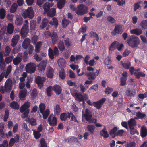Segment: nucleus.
Segmentation results:
<instances>
[{"label":"nucleus","mask_w":147,"mask_h":147,"mask_svg":"<svg viewBox=\"0 0 147 147\" xmlns=\"http://www.w3.org/2000/svg\"><path fill=\"white\" fill-rule=\"evenodd\" d=\"M19 36L18 35H16L13 36L11 40V45L13 47H15L18 41Z\"/></svg>","instance_id":"2eb2a0df"},{"label":"nucleus","mask_w":147,"mask_h":147,"mask_svg":"<svg viewBox=\"0 0 147 147\" xmlns=\"http://www.w3.org/2000/svg\"><path fill=\"white\" fill-rule=\"evenodd\" d=\"M30 107V104L28 102H26L22 105L20 109V111L21 113H23Z\"/></svg>","instance_id":"4be33fe9"},{"label":"nucleus","mask_w":147,"mask_h":147,"mask_svg":"<svg viewBox=\"0 0 147 147\" xmlns=\"http://www.w3.org/2000/svg\"><path fill=\"white\" fill-rule=\"evenodd\" d=\"M65 0H59L57 3V7L60 9H62L65 5Z\"/></svg>","instance_id":"473e14b6"},{"label":"nucleus","mask_w":147,"mask_h":147,"mask_svg":"<svg viewBox=\"0 0 147 147\" xmlns=\"http://www.w3.org/2000/svg\"><path fill=\"white\" fill-rule=\"evenodd\" d=\"M23 14L25 18L28 17L30 19L32 18L34 15V12L32 8L31 7L28 8L27 9L24 11Z\"/></svg>","instance_id":"20e7f679"},{"label":"nucleus","mask_w":147,"mask_h":147,"mask_svg":"<svg viewBox=\"0 0 147 147\" xmlns=\"http://www.w3.org/2000/svg\"><path fill=\"white\" fill-rule=\"evenodd\" d=\"M22 60V58L19 57H16L13 60V62L14 65H17L20 63Z\"/></svg>","instance_id":"79ce46f5"},{"label":"nucleus","mask_w":147,"mask_h":147,"mask_svg":"<svg viewBox=\"0 0 147 147\" xmlns=\"http://www.w3.org/2000/svg\"><path fill=\"white\" fill-rule=\"evenodd\" d=\"M42 45V43L41 41L37 42L36 45L35 51L36 53H38L40 50V48Z\"/></svg>","instance_id":"a19ab883"},{"label":"nucleus","mask_w":147,"mask_h":147,"mask_svg":"<svg viewBox=\"0 0 147 147\" xmlns=\"http://www.w3.org/2000/svg\"><path fill=\"white\" fill-rule=\"evenodd\" d=\"M127 42L129 46L132 48L136 47L140 43L139 38L136 36L130 38L128 40Z\"/></svg>","instance_id":"f257e3e1"},{"label":"nucleus","mask_w":147,"mask_h":147,"mask_svg":"<svg viewBox=\"0 0 147 147\" xmlns=\"http://www.w3.org/2000/svg\"><path fill=\"white\" fill-rule=\"evenodd\" d=\"M53 5V4L49 2H46L44 4L43 7L45 11L46 12H48L50 9V8L52 7Z\"/></svg>","instance_id":"393cba45"},{"label":"nucleus","mask_w":147,"mask_h":147,"mask_svg":"<svg viewBox=\"0 0 147 147\" xmlns=\"http://www.w3.org/2000/svg\"><path fill=\"white\" fill-rule=\"evenodd\" d=\"M72 94L76 100L79 102L83 100V95H82L80 93H79L77 90H74Z\"/></svg>","instance_id":"6e6552de"},{"label":"nucleus","mask_w":147,"mask_h":147,"mask_svg":"<svg viewBox=\"0 0 147 147\" xmlns=\"http://www.w3.org/2000/svg\"><path fill=\"white\" fill-rule=\"evenodd\" d=\"M116 49L119 51V42L117 41H114L109 47V51L114 50Z\"/></svg>","instance_id":"9d476101"},{"label":"nucleus","mask_w":147,"mask_h":147,"mask_svg":"<svg viewBox=\"0 0 147 147\" xmlns=\"http://www.w3.org/2000/svg\"><path fill=\"white\" fill-rule=\"evenodd\" d=\"M14 29V27L13 25L11 23L9 24L7 28V33L10 34H12L13 32Z\"/></svg>","instance_id":"f704fd0d"},{"label":"nucleus","mask_w":147,"mask_h":147,"mask_svg":"<svg viewBox=\"0 0 147 147\" xmlns=\"http://www.w3.org/2000/svg\"><path fill=\"white\" fill-rule=\"evenodd\" d=\"M59 75L62 79H64L65 78L66 76L65 71L63 69H62L59 71Z\"/></svg>","instance_id":"ea45409f"},{"label":"nucleus","mask_w":147,"mask_h":147,"mask_svg":"<svg viewBox=\"0 0 147 147\" xmlns=\"http://www.w3.org/2000/svg\"><path fill=\"white\" fill-rule=\"evenodd\" d=\"M65 35H63L62 36V37L63 39L65 45V46L67 47H70L71 45L72 42L70 39L67 37H65Z\"/></svg>","instance_id":"4468645a"},{"label":"nucleus","mask_w":147,"mask_h":147,"mask_svg":"<svg viewBox=\"0 0 147 147\" xmlns=\"http://www.w3.org/2000/svg\"><path fill=\"white\" fill-rule=\"evenodd\" d=\"M100 134L101 136L105 138H107L109 137V135L107 131L105 126L104 127L103 129L100 131Z\"/></svg>","instance_id":"c85d7f7f"},{"label":"nucleus","mask_w":147,"mask_h":147,"mask_svg":"<svg viewBox=\"0 0 147 147\" xmlns=\"http://www.w3.org/2000/svg\"><path fill=\"white\" fill-rule=\"evenodd\" d=\"M53 5V4L49 2H46L44 4L43 7L45 11L46 12H48L50 9V8L52 7Z\"/></svg>","instance_id":"b1692460"},{"label":"nucleus","mask_w":147,"mask_h":147,"mask_svg":"<svg viewBox=\"0 0 147 147\" xmlns=\"http://www.w3.org/2000/svg\"><path fill=\"white\" fill-rule=\"evenodd\" d=\"M129 126L130 128L133 127L136 124V122L135 119L133 118L131 119L128 122Z\"/></svg>","instance_id":"4c0bfd02"},{"label":"nucleus","mask_w":147,"mask_h":147,"mask_svg":"<svg viewBox=\"0 0 147 147\" xmlns=\"http://www.w3.org/2000/svg\"><path fill=\"white\" fill-rule=\"evenodd\" d=\"M49 24L51 25H54L55 27H57L58 25V20L55 17L52 18V21L49 22Z\"/></svg>","instance_id":"58836bf2"},{"label":"nucleus","mask_w":147,"mask_h":147,"mask_svg":"<svg viewBox=\"0 0 147 147\" xmlns=\"http://www.w3.org/2000/svg\"><path fill=\"white\" fill-rule=\"evenodd\" d=\"M70 21L65 18H64L62 20V25L63 27L65 28L69 24Z\"/></svg>","instance_id":"8fccbe9b"},{"label":"nucleus","mask_w":147,"mask_h":147,"mask_svg":"<svg viewBox=\"0 0 147 147\" xmlns=\"http://www.w3.org/2000/svg\"><path fill=\"white\" fill-rule=\"evenodd\" d=\"M48 55L49 57L51 59H54V56L55 55L54 52L51 48H49L48 49Z\"/></svg>","instance_id":"09e8293b"},{"label":"nucleus","mask_w":147,"mask_h":147,"mask_svg":"<svg viewBox=\"0 0 147 147\" xmlns=\"http://www.w3.org/2000/svg\"><path fill=\"white\" fill-rule=\"evenodd\" d=\"M15 142H16L15 139L13 138H11L9 142V147H11L14 144Z\"/></svg>","instance_id":"774afa93"},{"label":"nucleus","mask_w":147,"mask_h":147,"mask_svg":"<svg viewBox=\"0 0 147 147\" xmlns=\"http://www.w3.org/2000/svg\"><path fill=\"white\" fill-rule=\"evenodd\" d=\"M52 89L53 90V87L51 86H49L46 88L45 93L48 96L50 97L52 95Z\"/></svg>","instance_id":"2f4dec72"},{"label":"nucleus","mask_w":147,"mask_h":147,"mask_svg":"<svg viewBox=\"0 0 147 147\" xmlns=\"http://www.w3.org/2000/svg\"><path fill=\"white\" fill-rule=\"evenodd\" d=\"M85 75L89 80L91 81L94 80L96 77V74L93 72L85 73Z\"/></svg>","instance_id":"9b49d317"},{"label":"nucleus","mask_w":147,"mask_h":147,"mask_svg":"<svg viewBox=\"0 0 147 147\" xmlns=\"http://www.w3.org/2000/svg\"><path fill=\"white\" fill-rule=\"evenodd\" d=\"M50 111L49 109H46L45 111H43L42 113L43 118L44 119H46L49 114Z\"/></svg>","instance_id":"49530a36"},{"label":"nucleus","mask_w":147,"mask_h":147,"mask_svg":"<svg viewBox=\"0 0 147 147\" xmlns=\"http://www.w3.org/2000/svg\"><path fill=\"white\" fill-rule=\"evenodd\" d=\"M67 115L66 113H61L60 115V119L61 121H65L67 120Z\"/></svg>","instance_id":"5fc2aeb1"},{"label":"nucleus","mask_w":147,"mask_h":147,"mask_svg":"<svg viewBox=\"0 0 147 147\" xmlns=\"http://www.w3.org/2000/svg\"><path fill=\"white\" fill-rule=\"evenodd\" d=\"M141 27L144 29H146L147 28V20L142 21L140 23Z\"/></svg>","instance_id":"0e129e2a"},{"label":"nucleus","mask_w":147,"mask_h":147,"mask_svg":"<svg viewBox=\"0 0 147 147\" xmlns=\"http://www.w3.org/2000/svg\"><path fill=\"white\" fill-rule=\"evenodd\" d=\"M47 32L49 36L51 38L52 43L53 44H56L58 40V36L57 33L56 32H54L50 33V32Z\"/></svg>","instance_id":"0eeeda50"},{"label":"nucleus","mask_w":147,"mask_h":147,"mask_svg":"<svg viewBox=\"0 0 147 147\" xmlns=\"http://www.w3.org/2000/svg\"><path fill=\"white\" fill-rule=\"evenodd\" d=\"M13 59V56L11 55L10 56L6 57L5 59V61L7 64H9L11 62Z\"/></svg>","instance_id":"680f3d73"},{"label":"nucleus","mask_w":147,"mask_h":147,"mask_svg":"<svg viewBox=\"0 0 147 147\" xmlns=\"http://www.w3.org/2000/svg\"><path fill=\"white\" fill-rule=\"evenodd\" d=\"M59 49L61 51H63L65 49V46L63 42L61 40H59L57 44Z\"/></svg>","instance_id":"e433bc0d"},{"label":"nucleus","mask_w":147,"mask_h":147,"mask_svg":"<svg viewBox=\"0 0 147 147\" xmlns=\"http://www.w3.org/2000/svg\"><path fill=\"white\" fill-rule=\"evenodd\" d=\"M54 70L51 67H49L47 68L46 75L47 77L49 78H52L53 76Z\"/></svg>","instance_id":"dca6fc26"},{"label":"nucleus","mask_w":147,"mask_h":147,"mask_svg":"<svg viewBox=\"0 0 147 147\" xmlns=\"http://www.w3.org/2000/svg\"><path fill=\"white\" fill-rule=\"evenodd\" d=\"M6 11L4 9L2 8L0 9V18L1 19L4 18L5 15Z\"/></svg>","instance_id":"3c124183"},{"label":"nucleus","mask_w":147,"mask_h":147,"mask_svg":"<svg viewBox=\"0 0 147 147\" xmlns=\"http://www.w3.org/2000/svg\"><path fill=\"white\" fill-rule=\"evenodd\" d=\"M17 5L16 3H14L11 6L10 9V12L12 13H14L16 11L17 8Z\"/></svg>","instance_id":"de8ad7c7"},{"label":"nucleus","mask_w":147,"mask_h":147,"mask_svg":"<svg viewBox=\"0 0 147 147\" xmlns=\"http://www.w3.org/2000/svg\"><path fill=\"white\" fill-rule=\"evenodd\" d=\"M39 108L41 113H42L45 109V105L43 103H41L39 105Z\"/></svg>","instance_id":"bf43d9fd"},{"label":"nucleus","mask_w":147,"mask_h":147,"mask_svg":"<svg viewBox=\"0 0 147 147\" xmlns=\"http://www.w3.org/2000/svg\"><path fill=\"white\" fill-rule=\"evenodd\" d=\"M58 64L59 67L63 69L65 66L66 61L63 58H61L58 60Z\"/></svg>","instance_id":"5701e85b"},{"label":"nucleus","mask_w":147,"mask_h":147,"mask_svg":"<svg viewBox=\"0 0 147 147\" xmlns=\"http://www.w3.org/2000/svg\"><path fill=\"white\" fill-rule=\"evenodd\" d=\"M47 65V62L43 60L40 62L38 66V69L39 71H43L46 68Z\"/></svg>","instance_id":"f8f14e48"},{"label":"nucleus","mask_w":147,"mask_h":147,"mask_svg":"<svg viewBox=\"0 0 147 147\" xmlns=\"http://www.w3.org/2000/svg\"><path fill=\"white\" fill-rule=\"evenodd\" d=\"M36 69L35 65L34 63H30L27 64L25 67L26 71L28 73H33Z\"/></svg>","instance_id":"7ed1b4c3"},{"label":"nucleus","mask_w":147,"mask_h":147,"mask_svg":"<svg viewBox=\"0 0 147 147\" xmlns=\"http://www.w3.org/2000/svg\"><path fill=\"white\" fill-rule=\"evenodd\" d=\"M87 129L90 134L93 135L94 134L95 129V127L94 125H88L87 126Z\"/></svg>","instance_id":"bb28decb"},{"label":"nucleus","mask_w":147,"mask_h":147,"mask_svg":"<svg viewBox=\"0 0 147 147\" xmlns=\"http://www.w3.org/2000/svg\"><path fill=\"white\" fill-rule=\"evenodd\" d=\"M48 121L49 125L51 126L54 127L57 124V119L55 117H53L52 119L49 117L48 119Z\"/></svg>","instance_id":"a211bd4d"},{"label":"nucleus","mask_w":147,"mask_h":147,"mask_svg":"<svg viewBox=\"0 0 147 147\" xmlns=\"http://www.w3.org/2000/svg\"><path fill=\"white\" fill-rule=\"evenodd\" d=\"M136 115L139 119H142L146 116V115L140 112H138L136 113Z\"/></svg>","instance_id":"338daca9"},{"label":"nucleus","mask_w":147,"mask_h":147,"mask_svg":"<svg viewBox=\"0 0 147 147\" xmlns=\"http://www.w3.org/2000/svg\"><path fill=\"white\" fill-rule=\"evenodd\" d=\"M24 112V113L21 115V117L23 119L27 117L29 112V109H27Z\"/></svg>","instance_id":"13d9d810"},{"label":"nucleus","mask_w":147,"mask_h":147,"mask_svg":"<svg viewBox=\"0 0 147 147\" xmlns=\"http://www.w3.org/2000/svg\"><path fill=\"white\" fill-rule=\"evenodd\" d=\"M33 135L35 138L36 139H39L41 136V134L38 131H33Z\"/></svg>","instance_id":"6e6d98bb"},{"label":"nucleus","mask_w":147,"mask_h":147,"mask_svg":"<svg viewBox=\"0 0 147 147\" xmlns=\"http://www.w3.org/2000/svg\"><path fill=\"white\" fill-rule=\"evenodd\" d=\"M119 33V25H118L115 26V28L114 30L111 32L112 36H114L116 35V33Z\"/></svg>","instance_id":"c03bdc74"},{"label":"nucleus","mask_w":147,"mask_h":147,"mask_svg":"<svg viewBox=\"0 0 147 147\" xmlns=\"http://www.w3.org/2000/svg\"><path fill=\"white\" fill-rule=\"evenodd\" d=\"M30 40L28 38H26L22 43V46L24 49H27L30 45Z\"/></svg>","instance_id":"412c9836"},{"label":"nucleus","mask_w":147,"mask_h":147,"mask_svg":"<svg viewBox=\"0 0 147 147\" xmlns=\"http://www.w3.org/2000/svg\"><path fill=\"white\" fill-rule=\"evenodd\" d=\"M140 135L142 137L146 136L147 135V129L146 127L142 126L141 127Z\"/></svg>","instance_id":"7c9ffc66"},{"label":"nucleus","mask_w":147,"mask_h":147,"mask_svg":"<svg viewBox=\"0 0 147 147\" xmlns=\"http://www.w3.org/2000/svg\"><path fill=\"white\" fill-rule=\"evenodd\" d=\"M49 21L47 19L44 18L43 19L40 27L42 29L44 28L48 24Z\"/></svg>","instance_id":"37998d69"},{"label":"nucleus","mask_w":147,"mask_h":147,"mask_svg":"<svg viewBox=\"0 0 147 147\" xmlns=\"http://www.w3.org/2000/svg\"><path fill=\"white\" fill-rule=\"evenodd\" d=\"M10 106L11 108L16 110H18L19 108L18 103L15 101H13L11 102L10 104Z\"/></svg>","instance_id":"72a5a7b5"},{"label":"nucleus","mask_w":147,"mask_h":147,"mask_svg":"<svg viewBox=\"0 0 147 147\" xmlns=\"http://www.w3.org/2000/svg\"><path fill=\"white\" fill-rule=\"evenodd\" d=\"M45 78L38 76L36 78V82L39 89H41L44 86V82L45 80Z\"/></svg>","instance_id":"423d86ee"},{"label":"nucleus","mask_w":147,"mask_h":147,"mask_svg":"<svg viewBox=\"0 0 147 147\" xmlns=\"http://www.w3.org/2000/svg\"><path fill=\"white\" fill-rule=\"evenodd\" d=\"M126 94L129 96H132L135 95V93L133 90H128L126 92Z\"/></svg>","instance_id":"052dcab7"},{"label":"nucleus","mask_w":147,"mask_h":147,"mask_svg":"<svg viewBox=\"0 0 147 147\" xmlns=\"http://www.w3.org/2000/svg\"><path fill=\"white\" fill-rule=\"evenodd\" d=\"M12 82L11 80L9 78L5 82L4 85L5 91L10 92L12 89Z\"/></svg>","instance_id":"39448f33"},{"label":"nucleus","mask_w":147,"mask_h":147,"mask_svg":"<svg viewBox=\"0 0 147 147\" xmlns=\"http://www.w3.org/2000/svg\"><path fill=\"white\" fill-rule=\"evenodd\" d=\"M84 116L86 121L89 120V118L92 117V112L88 109H86L85 110V113L83 114L82 116Z\"/></svg>","instance_id":"ddd939ff"},{"label":"nucleus","mask_w":147,"mask_h":147,"mask_svg":"<svg viewBox=\"0 0 147 147\" xmlns=\"http://www.w3.org/2000/svg\"><path fill=\"white\" fill-rule=\"evenodd\" d=\"M26 90H21L19 93V97L20 99L25 98L26 96Z\"/></svg>","instance_id":"603ef678"},{"label":"nucleus","mask_w":147,"mask_h":147,"mask_svg":"<svg viewBox=\"0 0 147 147\" xmlns=\"http://www.w3.org/2000/svg\"><path fill=\"white\" fill-rule=\"evenodd\" d=\"M16 18L15 21L16 25L18 26L21 25L22 24L23 18L20 15L16 14Z\"/></svg>","instance_id":"6ab92c4d"},{"label":"nucleus","mask_w":147,"mask_h":147,"mask_svg":"<svg viewBox=\"0 0 147 147\" xmlns=\"http://www.w3.org/2000/svg\"><path fill=\"white\" fill-rule=\"evenodd\" d=\"M12 66L11 65H9V66L6 71V73H5V78H7L8 76V75L9 74L11 73V71L12 69Z\"/></svg>","instance_id":"864d4df0"},{"label":"nucleus","mask_w":147,"mask_h":147,"mask_svg":"<svg viewBox=\"0 0 147 147\" xmlns=\"http://www.w3.org/2000/svg\"><path fill=\"white\" fill-rule=\"evenodd\" d=\"M53 90L56 95H59L61 94L62 89L61 87L57 85H55L53 87Z\"/></svg>","instance_id":"aec40b11"},{"label":"nucleus","mask_w":147,"mask_h":147,"mask_svg":"<svg viewBox=\"0 0 147 147\" xmlns=\"http://www.w3.org/2000/svg\"><path fill=\"white\" fill-rule=\"evenodd\" d=\"M130 32L131 34H134L136 35H139L142 34V30L141 29H134L130 30Z\"/></svg>","instance_id":"c9c22d12"},{"label":"nucleus","mask_w":147,"mask_h":147,"mask_svg":"<svg viewBox=\"0 0 147 147\" xmlns=\"http://www.w3.org/2000/svg\"><path fill=\"white\" fill-rule=\"evenodd\" d=\"M30 27L31 30L34 31L35 30L36 28V22L34 20H32L30 22Z\"/></svg>","instance_id":"a18cd8bd"},{"label":"nucleus","mask_w":147,"mask_h":147,"mask_svg":"<svg viewBox=\"0 0 147 147\" xmlns=\"http://www.w3.org/2000/svg\"><path fill=\"white\" fill-rule=\"evenodd\" d=\"M135 76L137 78H139L140 77H144L145 76V74L142 72L134 73Z\"/></svg>","instance_id":"4d7b16f0"},{"label":"nucleus","mask_w":147,"mask_h":147,"mask_svg":"<svg viewBox=\"0 0 147 147\" xmlns=\"http://www.w3.org/2000/svg\"><path fill=\"white\" fill-rule=\"evenodd\" d=\"M89 34L90 37L94 38V41L96 40L98 42L99 37L98 35L96 32L93 31H91L89 33Z\"/></svg>","instance_id":"a878e982"},{"label":"nucleus","mask_w":147,"mask_h":147,"mask_svg":"<svg viewBox=\"0 0 147 147\" xmlns=\"http://www.w3.org/2000/svg\"><path fill=\"white\" fill-rule=\"evenodd\" d=\"M113 89L111 88L107 87L105 91V93L107 94H110L113 91Z\"/></svg>","instance_id":"69168bd1"},{"label":"nucleus","mask_w":147,"mask_h":147,"mask_svg":"<svg viewBox=\"0 0 147 147\" xmlns=\"http://www.w3.org/2000/svg\"><path fill=\"white\" fill-rule=\"evenodd\" d=\"M117 128L115 127L113 128L110 131V135L113 138H114L115 136H117L119 134V130H118L117 133Z\"/></svg>","instance_id":"f3484780"},{"label":"nucleus","mask_w":147,"mask_h":147,"mask_svg":"<svg viewBox=\"0 0 147 147\" xmlns=\"http://www.w3.org/2000/svg\"><path fill=\"white\" fill-rule=\"evenodd\" d=\"M78 9L76 11L77 14L82 15L86 13L87 11L88 8L83 4H81L78 6Z\"/></svg>","instance_id":"f03ea898"},{"label":"nucleus","mask_w":147,"mask_h":147,"mask_svg":"<svg viewBox=\"0 0 147 147\" xmlns=\"http://www.w3.org/2000/svg\"><path fill=\"white\" fill-rule=\"evenodd\" d=\"M106 100V99L105 98H103L98 101L93 102V105L97 109H100L102 107V105Z\"/></svg>","instance_id":"1a4fd4ad"},{"label":"nucleus","mask_w":147,"mask_h":147,"mask_svg":"<svg viewBox=\"0 0 147 147\" xmlns=\"http://www.w3.org/2000/svg\"><path fill=\"white\" fill-rule=\"evenodd\" d=\"M122 75L123 77L121 79V85L123 86L125 85L126 84V77L127 76V73L126 72H124L123 73Z\"/></svg>","instance_id":"c756f323"},{"label":"nucleus","mask_w":147,"mask_h":147,"mask_svg":"<svg viewBox=\"0 0 147 147\" xmlns=\"http://www.w3.org/2000/svg\"><path fill=\"white\" fill-rule=\"evenodd\" d=\"M37 93L36 89L35 88L33 89L31 94V97L33 99H34L37 96Z\"/></svg>","instance_id":"e2e57ef3"},{"label":"nucleus","mask_w":147,"mask_h":147,"mask_svg":"<svg viewBox=\"0 0 147 147\" xmlns=\"http://www.w3.org/2000/svg\"><path fill=\"white\" fill-rule=\"evenodd\" d=\"M56 13V9L55 8L50 9L47 13V16L50 17L54 16Z\"/></svg>","instance_id":"cd10ccee"}]
</instances>
